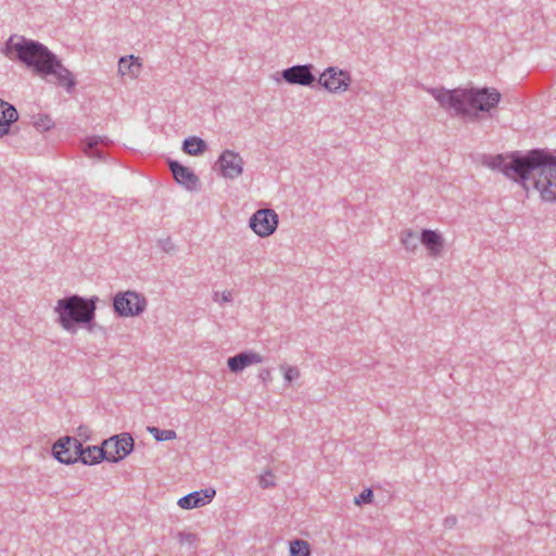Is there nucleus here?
<instances>
[{
	"label": "nucleus",
	"mask_w": 556,
	"mask_h": 556,
	"mask_svg": "<svg viewBox=\"0 0 556 556\" xmlns=\"http://www.w3.org/2000/svg\"><path fill=\"white\" fill-rule=\"evenodd\" d=\"M482 164L528 188L532 180L544 202H556V152L546 149H531L527 152L514 151L506 154H485Z\"/></svg>",
	"instance_id": "f257e3e1"
},
{
	"label": "nucleus",
	"mask_w": 556,
	"mask_h": 556,
	"mask_svg": "<svg viewBox=\"0 0 556 556\" xmlns=\"http://www.w3.org/2000/svg\"><path fill=\"white\" fill-rule=\"evenodd\" d=\"M1 52L10 60H16L25 64L45 79L53 76L56 83L64 87L67 92H71L76 86L72 72L39 41L12 35L5 41Z\"/></svg>",
	"instance_id": "f03ea898"
},
{
	"label": "nucleus",
	"mask_w": 556,
	"mask_h": 556,
	"mask_svg": "<svg viewBox=\"0 0 556 556\" xmlns=\"http://www.w3.org/2000/svg\"><path fill=\"white\" fill-rule=\"evenodd\" d=\"M427 91L438 101L441 109L452 116H460L470 122L480 118V113H491L502 98L495 88H427Z\"/></svg>",
	"instance_id": "7ed1b4c3"
},
{
	"label": "nucleus",
	"mask_w": 556,
	"mask_h": 556,
	"mask_svg": "<svg viewBox=\"0 0 556 556\" xmlns=\"http://www.w3.org/2000/svg\"><path fill=\"white\" fill-rule=\"evenodd\" d=\"M99 298H84L78 294H72L58 300L54 312L58 314V323L67 332L74 334L78 326H84L88 331H92L96 324V311Z\"/></svg>",
	"instance_id": "20e7f679"
},
{
	"label": "nucleus",
	"mask_w": 556,
	"mask_h": 556,
	"mask_svg": "<svg viewBox=\"0 0 556 556\" xmlns=\"http://www.w3.org/2000/svg\"><path fill=\"white\" fill-rule=\"evenodd\" d=\"M147 305V299L131 290L117 292L113 298V311L118 317L140 316Z\"/></svg>",
	"instance_id": "39448f33"
},
{
	"label": "nucleus",
	"mask_w": 556,
	"mask_h": 556,
	"mask_svg": "<svg viewBox=\"0 0 556 556\" xmlns=\"http://www.w3.org/2000/svg\"><path fill=\"white\" fill-rule=\"evenodd\" d=\"M103 445L104 450L108 451L105 460L109 463H118L132 452L135 441L130 433L123 432L105 439Z\"/></svg>",
	"instance_id": "423d86ee"
},
{
	"label": "nucleus",
	"mask_w": 556,
	"mask_h": 556,
	"mask_svg": "<svg viewBox=\"0 0 556 556\" xmlns=\"http://www.w3.org/2000/svg\"><path fill=\"white\" fill-rule=\"evenodd\" d=\"M316 81L331 93H342L349 89L352 78L348 71L329 66L319 75Z\"/></svg>",
	"instance_id": "0eeeda50"
},
{
	"label": "nucleus",
	"mask_w": 556,
	"mask_h": 556,
	"mask_svg": "<svg viewBox=\"0 0 556 556\" xmlns=\"http://www.w3.org/2000/svg\"><path fill=\"white\" fill-rule=\"evenodd\" d=\"M249 226L257 236L268 237L277 229L278 214L271 208L257 210L250 217Z\"/></svg>",
	"instance_id": "6e6552de"
},
{
	"label": "nucleus",
	"mask_w": 556,
	"mask_h": 556,
	"mask_svg": "<svg viewBox=\"0 0 556 556\" xmlns=\"http://www.w3.org/2000/svg\"><path fill=\"white\" fill-rule=\"evenodd\" d=\"M313 64H298L285 68L281 72L282 79L289 85H299L304 87H311L316 83V76L313 73Z\"/></svg>",
	"instance_id": "1a4fd4ad"
},
{
	"label": "nucleus",
	"mask_w": 556,
	"mask_h": 556,
	"mask_svg": "<svg viewBox=\"0 0 556 556\" xmlns=\"http://www.w3.org/2000/svg\"><path fill=\"white\" fill-rule=\"evenodd\" d=\"M166 164L173 175L174 180L188 191H197L200 189V179L194 172L180 164L176 160L167 159Z\"/></svg>",
	"instance_id": "9d476101"
},
{
	"label": "nucleus",
	"mask_w": 556,
	"mask_h": 556,
	"mask_svg": "<svg viewBox=\"0 0 556 556\" xmlns=\"http://www.w3.org/2000/svg\"><path fill=\"white\" fill-rule=\"evenodd\" d=\"M220 175L228 179H236L243 173V159L232 150H225L218 157Z\"/></svg>",
	"instance_id": "9b49d317"
},
{
	"label": "nucleus",
	"mask_w": 556,
	"mask_h": 556,
	"mask_svg": "<svg viewBox=\"0 0 556 556\" xmlns=\"http://www.w3.org/2000/svg\"><path fill=\"white\" fill-rule=\"evenodd\" d=\"M78 443V438L65 435L55 441L52 445L53 457L65 465H73L78 463L77 448L75 445Z\"/></svg>",
	"instance_id": "f8f14e48"
},
{
	"label": "nucleus",
	"mask_w": 556,
	"mask_h": 556,
	"mask_svg": "<svg viewBox=\"0 0 556 556\" xmlns=\"http://www.w3.org/2000/svg\"><path fill=\"white\" fill-rule=\"evenodd\" d=\"M75 448H77L78 455L76 459L87 466L100 464L101 462L105 460L108 456V451L104 450L103 442L101 445H88L85 447L81 441L78 439V443L75 445Z\"/></svg>",
	"instance_id": "ddd939ff"
},
{
	"label": "nucleus",
	"mask_w": 556,
	"mask_h": 556,
	"mask_svg": "<svg viewBox=\"0 0 556 556\" xmlns=\"http://www.w3.org/2000/svg\"><path fill=\"white\" fill-rule=\"evenodd\" d=\"M216 492L213 488H206L199 491L191 492L178 500V505L182 509H193L210 503Z\"/></svg>",
	"instance_id": "4468645a"
},
{
	"label": "nucleus",
	"mask_w": 556,
	"mask_h": 556,
	"mask_svg": "<svg viewBox=\"0 0 556 556\" xmlns=\"http://www.w3.org/2000/svg\"><path fill=\"white\" fill-rule=\"evenodd\" d=\"M263 362V356L254 351H244L235 356H231L227 361L228 368L231 372L238 374L245 367L258 364Z\"/></svg>",
	"instance_id": "2eb2a0df"
},
{
	"label": "nucleus",
	"mask_w": 556,
	"mask_h": 556,
	"mask_svg": "<svg viewBox=\"0 0 556 556\" xmlns=\"http://www.w3.org/2000/svg\"><path fill=\"white\" fill-rule=\"evenodd\" d=\"M18 119L15 106L0 99V138L11 132V126Z\"/></svg>",
	"instance_id": "dca6fc26"
},
{
	"label": "nucleus",
	"mask_w": 556,
	"mask_h": 556,
	"mask_svg": "<svg viewBox=\"0 0 556 556\" xmlns=\"http://www.w3.org/2000/svg\"><path fill=\"white\" fill-rule=\"evenodd\" d=\"M419 238L420 243L425 245L431 256L438 257L441 255L444 240L437 230L424 229Z\"/></svg>",
	"instance_id": "f3484780"
},
{
	"label": "nucleus",
	"mask_w": 556,
	"mask_h": 556,
	"mask_svg": "<svg viewBox=\"0 0 556 556\" xmlns=\"http://www.w3.org/2000/svg\"><path fill=\"white\" fill-rule=\"evenodd\" d=\"M111 141L106 137L93 136L86 138L84 151L89 157L104 160L105 154L99 149L100 146H108Z\"/></svg>",
	"instance_id": "a211bd4d"
},
{
	"label": "nucleus",
	"mask_w": 556,
	"mask_h": 556,
	"mask_svg": "<svg viewBox=\"0 0 556 556\" xmlns=\"http://www.w3.org/2000/svg\"><path fill=\"white\" fill-rule=\"evenodd\" d=\"M181 150L188 155L199 156L207 150V143L200 137L190 136L182 141Z\"/></svg>",
	"instance_id": "6ab92c4d"
},
{
	"label": "nucleus",
	"mask_w": 556,
	"mask_h": 556,
	"mask_svg": "<svg viewBox=\"0 0 556 556\" xmlns=\"http://www.w3.org/2000/svg\"><path fill=\"white\" fill-rule=\"evenodd\" d=\"M141 70V63L134 55L122 56L118 61V73L123 76L136 77Z\"/></svg>",
	"instance_id": "aec40b11"
},
{
	"label": "nucleus",
	"mask_w": 556,
	"mask_h": 556,
	"mask_svg": "<svg viewBox=\"0 0 556 556\" xmlns=\"http://www.w3.org/2000/svg\"><path fill=\"white\" fill-rule=\"evenodd\" d=\"M290 556H311V545L307 541L295 539L290 542Z\"/></svg>",
	"instance_id": "412c9836"
},
{
	"label": "nucleus",
	"mask_w": 556,
	"mask_h": 556,
	"mask_svg": "<svg viewBox=\"0 0 556 556\" xmlns=\"http://www.w3.org/2000/svg\"><path fill=\"white\" fill-rule=\"evenodd\" d=\"M401 242L406 250L415 251L420 242V238L415 231L407 229L402 231Z\"/></svg>",
	"instance_id": "4be33fe9"
},
{
	"label": "nucleus",
	"mask_w": 556,
	"mask_h": 556,
	"mask_svg": "<svg viewBox=\"0 0 556 556\" xmlns=\"http://www.w3.org/2000/svg\"><path fill=\"white\" fill-rule=\"evenodd\" d=\"M147 430L153 435L156 441H169L176 439L177 434L174 430H164L157 427L151 426Z\"/></svg>",
	"instance_id": "5701e85b"
},
{
	"label": "nucleus",
	"mask_w": 556,
	"mask_h": 556,
	"mask_svg": "<svg viewBox=\"0 0 556 556\" xmlns=\"http://www.w3.org/2000/svg\"><path fill=\"white\" fill-rule=\"evenodd\" d=\"M33 118H34V121H33L34 127L40 131L50 130L54 126L53 121L47 114H38L37 116H34Z\"/></svg>",
	"instance_id": "b1692460"
},
{
	"label": "nucleus",
	"mask_w": 556,
	"mask_h": 556,
	"mask_svg": "<svg viewBox=\"0 0 556 556\" xmlns=\"http://www.w3.org/2000/svg\"><path fill=\"white\" fill-rule=\"evenodd\" d=\"M283 370V378L288 383H291L300 377V370L294 366H281Z\"/></svg>",
	"instance_id": "393cba45"
},
{
	"label": "nucleus",
	"mask_w": 556,
	"mask_h": 556,
	"mask_svg": "<svg viewBox=\"0 0 556 556\" xmlns=\"http://www.w3.org/2000/svg\"><path fill=\"white\" fill-rule=\"evenodd\" d=\"M374 500V492L371 489H365L363 492L355 497L354 503L356 505L369 504Z\"/></svg>",
	"instance_id": "a878e982"
},
{
	"label": "nucleus",
	"mask_w": 556,
	"mask_h": 556,
	"mask_svg": "<svg viewBox=\"0 0 556 556\" xmlns=\"http://www.w3.org/2000/svg\"><path fill=\"white\" fill-rule=\"evenodd\" d=\"M198 536L194 533L191 532H179L178 533V541L180 544H189L192 545L197 542Z\"/></svg>",
	"instance_id": "bb28decb"
},
{
	"label": "nucleus",
	"mask_w": 556,
	"mask_h": 556,
	"mask_svg": "<svg viewBox=\"0 0 556 556\" xmlns=\"http://www.w3.org/2000/svg\"><path fill=\"white\" fill-rule=\"evenodd\" d=\"M260 485L263 489H267L269 486L275 485L274 476L271 475V472L268 471L265 475L261 476Z\"/></svg>",
	"instance_id": "cd10ccee"
},
{
	"label": "nucleus",
	"mask_w": 556,
	"mask_h": 556,
	"mask_svg": "<svg viewBox=\"0 0 556 556\" xmlns=\"http://www.w3.org/2000/svg\"><path fill=\"white\" fill-rule=\"evenodd\" d=\"M77 437L80 441H87L91 437V431L87 426L80 425L76 430Z\"/></svg>",
	"instance_id": "c85d7f7f"
},
{
	"label": "nucleus",
	"mask_w": 556,
	"mask_h": 556,
	"mask_svg": "<svg viewBox=\"0 0 556 556\" xmlns=\"http://www.w3.org/2000/svg\"><path fill=\"white\" fill-rule=\"evenodd\" d=\"M160 244H161L163 251H165L166 253H169V252L175 250V245L172 242L170 238H166L164 240H161Z\"/></svg>",
	"instance_id": "c756f323"
},
{
	"label": "nucleus",
	"mask_w": 556,
	"mask_h": 556,
	"mask_svg": "<svg viewBox=\"0 0 556 556\" xmlns=\"http://www.w3.org/2000/svg\"><path fill=\"white\" fill-rule=\"evenodd\" d=\"M258 378L264 381L265 383L270 381L271 379V374H270V370L267 369V368H264L260 371L258 374Z\"/></svg>",
	"instance_id": "7c9ffc66"
},
{
	"label": "nucleus",
	"mask_w": 556,
	"mask_h": 556,
	"mask_svg": "<svg viewBox=\"0 0 556 556\" xmlns=\"http://www.w3.org/2000/svg\"><path fill=\"white\" fill-rule=\"evenodd\" d=\"M456 522L457 518L455 516H448L444 520V526L445 528L452 529L453 527H455Z\"/></svg>",
	"instance_id": "2f4dec72"
},
{
	"label": "nucleus",
	"mask_w": 556,
	"mask_h": 556,
	"mask_svg": "<svg viewBox=\"0 0 556 556\" xmlns=\"http://www.w3.org/2000/svg\"><path fill=\"white\" fill-rule=\"evenodd\" d=\"M232 301V293L231 291H224L222 293L220 304L227 303Z\"/></svg>",
	"instance_id": "473e14b6"
},
{
	"label": "nucleus",
	"mask_w": 556,
	"mask_h": 556,
	"mask_svg": "<svg viewBox=\"0 0 556 556\" xmlns=\"http://www.w3.org/2000/svg\"><path fill=\"white\" fill-rule=\"evenodd\" d=\"M213 299H214V301H216V302H217V301H219V300H218V292H215V293H214Z\"/></svg>",
	"instance_id": "72a5a7b5"
}]
</instances>
